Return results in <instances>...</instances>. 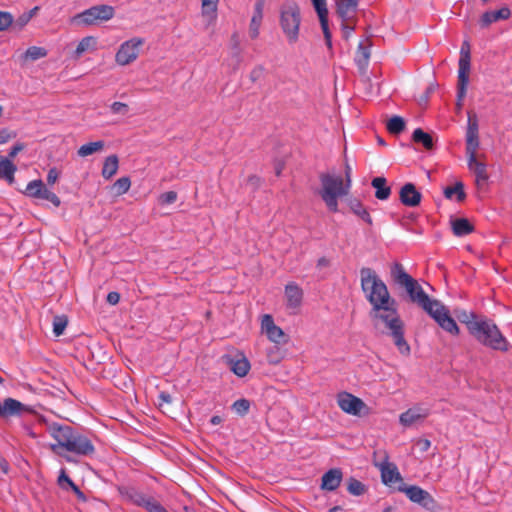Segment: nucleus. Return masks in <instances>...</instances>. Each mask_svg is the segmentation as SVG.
I'll return each instance as SVG.
<instances>
[{
  "instance_id": "nucleus-1",
  "label": "nucleus",
  "mask_w": 512,
  "mask_h": 512,
  "mask_svg": "<svg viewBox=\"0 0 512 512\" xmlns=\"http://www.w3.org/2000/svg\"><path fill=\"white\" fill-rule=\"evenodd\" d=\"M390 274L394 283L405 290L409 302L422 308L448 333L459 334V327L450 316L449 310L439 300L430 298L421 284L405 271L401 263H394Z\"/></svg>"
},
{
  "instance_id": "nucleus-2",
  "label": "nucleus",
  "mask_w": 512,
  "mask_h": 512,
  "mask_svg": "<svg viewBox=\"0 0 512 512\" xmlns=\"http://www.w3.org/2000/svg\"><path fill=\"white\" fill-rule=\"evenodd\" d=\"M370 317L375 329L392 337L400 354L404 356L410 355V345L404 338V323L396 308L392 307L391 304L372 308Z\"/></svg>"
},
{
  "instance_id": "nucleus-3",
  "label": "nucleus",
  "mask_w": 512,
  "mask_h": 512,
  "mask_svg": "<svg viewBox=\"0 0 512 512\" xmlns=\"http://www.w3.org/2000/svg\"><path fill=\"white\" fill-rule=\"evenodd\" d=\"M48 431L56 441V443L50 444V449L55 454L65 457L67 461H72V459L69 456H65L63 450L79 456H88L95 451L91 440L75 432L70 426L54 423L49 426Z\"/></svg>"
},
{
  "instance_id": "nucleus-4",
  "label": "nucleus",
  "mask_w": 512,
  "mask_h": 512,
  "mask_svg": "<svg viewBox=\"0 0 512 512\" xmlns=\"http://www.w3.org/2000/svg\"><path fill=\"white\" fill-rule=\"evenodd\" d=\"M468 330L478 342L490 349L503 352L509 349V342L492 320L481 318L480 321L468 322Z\"/></svg>"
},
{
  "instance_id": "nucleus-5",
  "label": "nucleus",
  "mask_w": 512,
  "mask_h": 512,
  "mask_svg": "<svg viewBox=\"0 0 512 512\" xmlns=\"http://www.w3.org/2000/svg\"><path fill=\"white\" fill-rule=\"evenodd\" d=\"M361 288L372 305V308L384 304H394L391 299L386 284L378 277L376 272L368 267H363L360 270Z\"/></svg>"
},
{
  "instance_id": "nucleus-6",
  "label": "nucleus",
  "mask_w": 512,
  "mask_h": 512,
  "mask_svg": "<svg viewBox=\"0 0 512 512\" xmlns=\"http://www.w3.org/2000/svg\"><path fill=\"white\" fill-rule=\"evenodd\" d=\"M321 189L319 195L331 212L338 211V198L346 196L349 187L342 177L330 173L320 175Z\"/></svg>"
},
{
  "instance_id": "nucleus-7",
  "label": "nucleus",
  "mask_w": 512,
  "mask_h": 512,
  "mask_svg": "<svg viewBox=\"0 0 512 512\" xmlns=\"http://www.w3.org/2000/svg\"><path fill=\"white\" fill-rule=\"evenodd\" d=\"M279 24L288 43H296L301 24V13L297 3L288 1L280 7Z\"/></svg>"
},
{
  "instance_id": "nucleus-8",
  "label": "nucleus",
  "mask_w": 512,
  "mask_h": 512,
  "mask_svg": "<svg viewBox=\"0 0 512 512\" xmlns=\"http://www.w3.org/2000/svg\"><path fill=\"white\" fill-rule=\"evenodd\" d=\"M374 465L379 468L384 484L393 486L399 483V486H404L398 468L395 464L388 462V456L385 451L374 452Z\"/></svg>"
},
{
  "instance_id": "nucleus-9",
  "label": "nucleus",
  "mask_w": 512,
  "mask_h": 512,
  "mask_svg": "<svg viewBox=\"0 0 512 512\" xmlns=\"http://www.w3.org/2000/svg\"><path fill=\"white\" fill-rule=\"evenodd\" d=\"M114 8L109 5H96L74 16L73 21L83 25H94L98 21H108L114 16Z\"/></svg>"
},
{
  "instance_id": "nucleus-10",
  "label": "nucleus",
  "mask_w": 512,
  "mask_h": 512,
  "mask_svg": "<svg viewBox=\"0 0 512 512\" xmlns=\"http://www.w3.org/2000/svg\"><path fill=\"white\" fill-rule=\"evenodd\" d=\"M143 43L144 41L141 38H132L122 43L115 55L116 63L126 66L134 62L139 55V50Z\"/></svg>"
},
{
  "instance_id": "nucleus-11",
  "label": "nucleus",
  "mask_w": 512,
  "mask_h": 512,
  "mask_svg": "<svg viewBox=\"0 0 512 512\" xmlns=\"http://www.w3.org/2000/svg\"><path fill=\"white\" fill-rule=\"evenodd\" d=\"M261 330L267 338L276 345H285L289 341L288 335L274 323L271 315L265 314L261 321Z\"/></svg>"
},
{
  "instance_id": "nucleus-12",
  "label": "nucleus",
  "mask_w": 512,
  "mask_h": 512,
  "mask_svg": "<svg viewBox=\"0 0 512 512\" xmlns=\"http://www.w3.org/2000/svg\"><path fill=\"white\" fill-rule=\"evenodd\" d=\"M478 117L473 112H468V123L466 131V154L477 155L479 148Z\"/></svg>"
},
{
  "instance_id": "nucleus-13",
  "label": "nucleus",
  "mask_w": 512,
  "mask_h": 512,
  "mask_svg": "<svg viewBox=\"0 0 512 512\" xmlns=\"http://www.w3.org/2000/svg\"><path fill=\"white\" fill-rule=\"evenodd\" d=\"M398 489L405 492L412 502L418 503L426 509H433L435 506V500L431 494L418 486H398Z\"/></svg>"
},
{
  "instance_id": "nucleus-14",
  "label": "nucleus",
  "mask_w": 512,
  "mask_h": 512,
  "mask_svg": "<svg viewBox=\"0 0 512 512\" xmlns=\"http://www.w3.org/2000/svg\"><path fill=\"white\" fill-rule=\"evenodd\" d=\"M33 409L27 405H24L20 401L13 398L4 399L3 403H0V417L9 418L12 416H22L24 414L33 413Z\"/></svg>"
},
{
  "instance_id": "nucleus-15",
  "label": "nucleus",
  "mask_w": 512,
  "mask_h": 512,
  "mask_svg": "<svg viewBox=\"0 0 512 512\" xmlns=\"http://www.w3.org/2000/svg\"><path fill=\"white\" fill-rule=\"evenodd\" d=\"M430 414L428 408L422 406H414L403 412L399 416V422L404 427H411L422 423Z\"/></svg>"
},
{
  "instance_id": "nucleus-16",
  "label": "nucleus",
  "mask_w": 512,
  "mask_h": 512,
  "mask_svg": "<svg viewBox=\"0 0 512 512\" xmlns=\"http://www.w3.org/2000/svg\"><path fill=\"white\" fill-rule=\"evenodd\" d=\"M337 403L344 412L352 415H359L365 407L364 402L360 398L347 392L338 394Z\"/></svg>"
},
{
  "instance_id": "nucleus-17",
  "label": "nucleus",
  "mask_w": 512,
  "mask_h": 512,
  "mask_svg": "<svg viewBox=\"0 0 512 512\" xmlns=\"http://www.w3.org/2000/svg\"><path fill=\"white\" fill-rule=\"evenodd\" d=\"M312 5L319 17L320 25L325 37L326 45L332 48L331 33L328 26V9L326 0H311Z\"/></svg>"
},
{
  "instance_id": "nucleus-18",
  "label": "nucleus",
  "mask_w": 512,
  "mask_h": 512,
  "mask_svg": "<svg viewBox=\"0 0 512 512\" xmlns=\"http://www.w3.org/2000/svg\"><path fill=\"white\" fill-rule=\"evenodd\" d=\"M400 201L408 207H416L420 204L422 195L412 183H406L400 189Z\"/></svg>"
},
{
  "instance_id": "nucleus-19",
  "label": "nucleus",
  "mask_w": 512,
  "mask_h": 512,
  "mask_svg": "<svg viewBox=\"0 0 512 512\" xmlns=\"http://www.w3.org/2000/svg\"><path fill=\"white\" fill-rule=\"evenodd\" d=\"M470 62L471 59H460L459 58V69H458V98L459 100L464 99L469 83L470 74Z\"/></svg>"
},
{
  "instance_id": "nucleus-20",
  "label": "nucleus",
  "mask_w": 512,
  "mask_h": 512,
  "mask_svg": "<svg viewBox=\"0 0 512 512\" xmlns=\"http://www.w3.org/2000/svg\"><path fill=\"white\" fill-rule=\"evenodd\" d=\"M343 479V473L339 468H333L323 474L321 478V489L326 491L336 490Z\"/></svg>"
},
{
  "instance_id": "nucleus-21",
  "label": "nucleus",
  "mask_w": 512,
  "mask_h": 512,
  "mask_svg": "<svg viewBox=\"0 0 512 512\" xmlns=\"http://www.w3.org/2000/svg\"><path fill=\"white\" fill-rule=\"evenodd\" d=\"M468 168L475 174L478 187L485 185L488 180L486 164L477 159V155H469Z\"/></svg>"
},
{
  "instance_id": "nucleus-22",
  "label": "nucleus",
  "mask_w": 512,
  "mask_h": 512,
  "mask_svg": "<svg viewBox=\"0 0 512 512\" xmlns=\"http://www.w3.org/2000/svg\"><path fill=\"white\" fill-rule=\"evenodd\" d=\"M337 14L342 21H352L355 17L359 0H335Z\"/></svg>"
},
{
  "instance_id": "nucleus-23",
  "label": "nucleus",
  "mask_w": 512,
  "mask_h": 512,
  "mask_svg": "<svg viewBox=\"0 0 512 512\" xmlns=\"http://www.w3.org/2000/svg\"><path fill=\"white\" fill-rule=\"evenodd\" d=\"M264 0H257L254 7V14L249 25V36L256 39L259 36L260 26L263 19Z\"/></svg>"
},
{
  "instance_id": "nucleus-24",
  "label": "nucleus",
  "mask_w": 512,
  "mask_h": 512,
  "mask_svg": "<svg viewBox=\"0 0 512 512\" xmlns=\"http://www.w3.org/2000/svg\"><path fill=\"white\" fill-rule=\"evenodd\" d=\"M285 296L287 299V307L290 309H296L301 305L303 291L297 284L290 283L285 287Z\"/></svg>"
},
{
  "instance_id": "nucleus-25",
  "label": "nucleus",
  "mask_w": 512,
  "mask_h": 512,
  "mask_svg": "<svg viewBox=\"0 0 512 512\" xmlns=\"http://www.w3.org/2000/svg\"><path fill=\"white\" fill-rule=\"evenodd\" d=\"M119 492L125 500L141 507L144 506L149 497L133 487H120Z\"/></svg>"
},
{
  "instance_id": "nucleus-26",
  "label": "nucleus",
  "mask_w": 512,
  "mask_h": 512,
  "mask_svg": "<svg viewBox=\"0 0 512 512\" xmlns=\"http://www.w3.org/2000/svg\"><path fill=\"white\" fill-rule=\"evenodd\" d=\"M201 1V14L206 21V25L214 24L217 18V8L219 0H200Z\"/></svg>"
},
{
  "instance_id": "nucleus-27",
  "label": "nucleus",
  "mask_w": 512,
  "mask_h": 512,
  "mask_svg": "<svg viewBox=\"0 0 512 512\" xmlns=\"http://www.w3.org/2000/svg\"><path fill=\"white\" fill-rule=\"evenodd\" d=\"M227 363L230 369L239 377H244L248 374L250 370V363L248 359L244 356H241L238 359H232L230 357H226Z\"/></svg>"
},
{
  "instance_id": "nucleus-28",
  "label": "nucleus",
  "mask_w": 512,
  "mask_h": 512,
  "mask_svg": "<svg viewBox=\"0 0 512 512\" xmlns=\"http://www.w3.org/2000/svg\"><path fill=\"white\" fill-rule=\"evenodd\" d=\"M386 182L384 177H375L371 182L372 187L376 189L375 197L379 200H386L391 194V189Z\"/></svg>"
},
{
  "instance_id": "nucleus-29",
  "label": "nucleus",
  "mask_w": 512,
  "mask_h": 512,
  "mask_svg": "<svg viewBox=\"0 0 512 512\" xmlns=\"http://www.w3.org/2000/svg\"><path fill=\"white\" fill-rule=\"evenodd\" d=\"M17 170V167L11 159L2 158L0 160V178L6 179L9 184L14 182V173Z\"/></svg>"
},
{
  "instance_id": "nucleus-30",
  "label": "nucleus",
  "mask_w": 512,
  "mask_h": 512,
  "mask_svg": "<svg viewBox=\"0 0 512 512\" xmlns=\"http://www.w3.org/2000/svg\"><path fill=\"white\" fill-rule=\"evenodd\" d=\"M452 230L456 236H464L473 232V225L466 218H458L452 221Z\"/></svg>"
},
{
  "instance_id": "nucleus-31",
  "label": "nucleus",
  "mask_w": 512,
  "mask_h": 512,
  "mask_svg": "<svg viewBox=\"0 0 512 512\" xmlns=\"http://www.w3.org/2000/svg\"><path fill=\"white\" fill-rule=\"evenodd\" d=\"M97 46L96 38L93 36L84 37L76 47L75 58H80L85 52L95 51Z\"/></svg>"
},
{
  "instance_id": "nucleus-32",
  "label": "nucleus",
  "mask_w": 512,
  "mask_h": 512,
  "mask_svg": "<svg viewBox=\"0 0 512 512\" xmlns=\"http://www.w3.org/2000/svg\"><path fill=\"white\" fill-rule=\"evenodd\" d=\"M118 167H119L118 157L116 155L108 156L105 159V162L103 164L102 176L105 179H110L117 173Z\"/></svg>"
},
{
  "instance_id": "nucleus-33",
  "label": "nucleus",
  "mask_w": 512,
  "mask_h": 512,
  "mask_svg": "<svg viewBox=\"0 0 512 512\" xmlns=\"http://www.w3.org/2000/svg\"><path fill=\"white\" fill-rule=\"evenodd\" d=\"M104 147H105V142L102 140L95 141V142H89L87 144L80 146V148L77 150V154L80 157H87L94 153L101 152L104 149Z\"/></svg>"
},
{
  "instance_id": "nucleus-34",
  "label": "nucleus",
  "mask_w": 512,
  "mask_h": 512,
  "mask_svg": "<svg viewBox=\"0 0 512 512\" xmlns=\"http://www.w3.org/2000/svg\"><path fill=\"white\" fill-rule=\"evenodd\" d=\"M350 209L351 211L357 215L360 219H362L364 222H366L368 225H372L373 221L372 218L367 211V209L363 206V204L357 200L353 199L350 201Z\"/></svg>"
},
{
  "instance_id": "nucleus-35",
  "label": "nucleus",
  "mask_w": 512,
  "mask_h": 512,
  "mask_svg": "<svg viewBox=\"0 0 512 512\" xmlns=\"http://www.w3.org/2000/svg\"><path fill=\"white\" fill-rule=\"evenodd\" d=\"M414 142L422 144L427 150H431L434 146L433 139L430 134L424 132L421 128L414 130L412 134Z\"/></svg>"
},
{
  "instance_id": "nucleus-36",
  "label": "nucleus",
  "mask_w": 512,
  "mask_h": 512,
  "mask_svg": "<svg viewBox=\"0 0 512 512\" xmlns=\"http://www.w3.org/2000/svg\"><path fill=\"white\" fill-rule=\"evenodd\" d=\"M444 195L447 199H452L456 195L458 202H462L466 198L464 185L462 182H456L454 186H448L444 189Z\"/></svg>"
},
{
  "instance_id": "nucleus-37",
  "label": "nucleus",
  "mask_w": 512,
  "mask_h": 512,
  "mask_svg": "<svg viewBox=\"0 0 512 512\" xmlns=\"http://www.w3.org/2000/svg\"><path fill=\"white\" fill-rule=\"evenodd\" d=\"M369 58H370L369 47L365 46L363 43H360L357 48L356 55H355L356 64L358 65V67L360 69H365L368 64Z\"/></svg>"
},
{
  "instance_id": "nucleus-38",
  "label": "nucleus",
  "mask_w": 512,
  "mask_h": 512,
  "mask_svg": "<svg viewBox=\"0 0 512 512\" xmlns=\"http://www.w3.org/2000/svg\"><path fill=\"white\" fill-rule=\"evenodd\" d=\"M285 357V351L279 347V345L272 346L267 350L266 358L267 361L276 365L279 364Z\"/></svg>"
},
{
  "instance_id": "nucleus-39",
  "label": "nucleus",
  "mask_w": 512,
  "mask_h": 512,
  "mask_svg": "<svg viewBox=\"0 0 512 512\" xmlns=\"http://www.w3.org/2000/svg\"><path fill=\"white\" fill-rule=\"evenodd\" d=\"M387 130L389 133L398 135L405 129V121L400 116H393L390 118L386 125Z\"/></svg>"
},
{
  "instance_id": "nucleus-40",
  "label": "nucleus",
  "mask_w": 512,
  "mask_h": 512,
  "mask_svg": "<svg viewBox=\"0 0 512 512\" xmlns=\"http://www.w3.org/2000/svg\"><path fill=\"white\" fill-rule=\"evenodd\" d=\"M46 55H47V51L45 48L38 47V46H31L22 55V60L23 61H27V60L35 61V60L45 57Z\"/></svg>"
},
{
  "instance_id": "nucleus-41",
  "label": "nucleus",
  "mask_w": 512,
  "mask_h": 512,
  "mask_svg": "<svg viewBox=\"0 0 512 512\" xmlns=\"http://www.w3.org/2000/svg\"><path fill=\"white\" fill-rule=\"evenodd\" d=\"M347 490L354 496H360L366 492V486L359 480L350 478L347 483Z\"/></svg>"
},
{
  "instance_id": "nucleus-42",
  "label": "nucleus",
  "mask_w": 512,
  "mask_h": 512,
  "mask_svg": "<svg viewBox=\"0 0 512 512\" xmlns=\"http://www.w3.org/2000/svg\"><path fill=\"white\" fill-rule=\"evenodd\" d=\"M37 199L47 200V201L51 202L55 207H59L61 204L60 198L55 193L48 190L44 184L42 185V189H41Z\"/></svg>"
},
{
  "instance_id": "nucleus-43",
  "label": "nucleus",
  "mask_w": 512,
  "mask_h": 512,
  "mask_svg": "<svg viewBox=\"0 0 512 512\" xmlns=\"http://www.w3.org/2000/svg\"><path fill=\"white\" fill-rule=\"evenodd\" d=\"M37 199L47 200V201L51 202L55 207H59L61 204L60 198L55 193L48 190L44 184L42 185V189H41Z\"/></svg>"
},
{
  "instance_id": "nucleus-44",
  "label": "nucleus",
  "mask_w": 512,
  "mask_h": 512,
  "mask_svg": "<svg viewBox=\"0 0 512 512\" xmlns=\"http://www.w3.org/2000/svg\"><path fill=\"white\" fill-rule=\"evenodd\" d=\"M68 319L65 315L55 316L53 319V333L55 336H60L63 334L65 328L67 327Z\"/></svg>"
},
{
  "instance_id": "nucleus-45",
  "label": "nucleus",
  "mask_w": 512,
  "mask_h": 512,
  "mask_svg": "<svg viewBox=\"0 0 512 512\" xmlns=\"http://www.w3.org/2000/svg\"><path fill=\"white\" fill-rule=\"evenodd\" d=\"M131 186V181L129 177H121L114 184L113 189L117 195L125 194Z\"/></svg>"
},
{
  "instance_id": "nucleus-46",
  "label": "nucleus",
  "mask_w": 512,
  "mask_h": 512,
  "mask_svg": "<svg viewBox=\"0 0 512 512\" xmlns=\"http://www.w3.org/2000/svg\"><path fill=\"white\" fill-rule=\"evenodd\" d=\"M43 182L41 180H33L28 183L25 194L32 198H37L41 189Z\"/></svg>"
},
{
  "instance_id": "nucleus-47",
  "label": "nucleus",
  "mask_w": 512,
  "mask_h": 512,
  "mask_svg": "<svg viewBox=\"0 0 512 512\" xmlns=\"http://www.w3.org/2000/svg\"><path fill=\"white\" fill-rule=\"evenodd\" d=\"M250 408V402L247 399H239L232 405V409L239 415H245Z\"/></svg>"
},
{
  "instance_id": "nucleus-48",
  "label": "nucleus",
  "mask_w": 512,
  "mask_h": 512,
  "mask_svg": "<svg viewBox=\"0 0 512 512\" xmlns=\"http://www.w3.org/2000/svg\"><path fill=\"white\" fill-rule=\"evenodd\" d=\"M13 21L14 17L10 12L0 11V32L7 30Z\"/></svg>"
},
{
  "instance_id": "nucleus-49",
  "label": "nucleus",
  "mask_w": 512,
  "mask_h": 512,
  "mask_svg": "<svg viewBox=\"0 0 512 512\" xmlns=\"http://www.w3.org/2000/svg\"><path fill=\"white\" fill-rule=\"evenodd\" d=\"M148 512H165V508L154 498L148 497L146 503L143 506Z\"/></svg>"
},
{
  "instance_id": "nucleus-50",
  "label": "nucleus",
  "mask_w": 512,
  "mask_h": 512,
  "mask_svg": "<svg viewBox=\"0 0 512 512\" xmlns=\"http://www.w3.org/2000/svg\"><path fill=\"white\" fill-rule=\"evenodd\" d=\"M177 200V193L175 191H168L159 196V202L163 205L172 204Z\"/></svg>"
},
{
  "instance_id": "nucleus-51",
  "label": "nucleus",
  "mask_w": 512,
  "mask_h": 512,
  "mask_svg": "<svg viewBox=\"0 0 512 512\" xmlns=\"http://www.w3.org/2000/svg\"><path fill=\"white\" fill-rule=\"evenodd\" d=\"M110 109L114 114L126 115L129 112V106L123 102L112 103Z\"/></svg>"
},
{
  "instance_id": "nucleus-52",
  "label": "nucleus",
  "mask_w": 512,
  "mask_h": 512,
  "mask_svg": "<svg viewBox=\"0 0 512 512\" xmlns=\"http://www.w3.org/2000/svg\"><path fill=\"white\" fill-rule=\"evenodd\" d=\"M481 25L483 27L489 26L491 23L496 22V18L493 11L485 12L481 17Z\"/></svg>"
},
{
  "instance_id": "nucleus-53",
  "label": "nucleus",
  "mask_w": 512,
  "mask_h": 512,
  "mask_svg": "<svg viewBox=\"0 0 512 512\" xmlns=\"http://www.w3.org/2000/svg\"><path fill=\"white\" fill-rule=\"evenodd\" d=\"M58 484L62 488H65V484H67L69 487L73 486L74 484V482L69 478L64 469L61 470V473L58 477Z\"/></svg>"
},
{
  "instance_id": "nucleus-54",
  "label": "nucleus",
  "mask_w": 512,
  "mask_h": 512,
  "mask_svg": "<svg viewBox=\"0 0 512 512\" xmlns=\"http://www.w3.org/2000/svg\"><path fill=\"white\" fill-rule=\"evenodd\" d=\"M493 12H494L496 21L501 20V19H503V20L508 19L511 14L510 9L508 7H502L499 10H496Z\"/></svg>"
},
{
  "instance_id": "nucleus-55",
  "label": "nucleus",
  "mask_w": 512,
  "mask_h": 512,
  "mask_svg": "<svg viewBox=\"0 0 512 512\" xmlns=\"http://www.w3.org/2000/svg\"><path fill=\"white\" fill-rule=\"evenodd\" d=\"M264 72V68L262 66H256L254 67L250 72V79L252 82H256L259 80Z\"/></svg>"
},
{
  "instance_id": "nucleus-56",
  "label": "nucleus",
  "mask_w": 512,
  "mask_h": 512,
  "mask_svg": "<svg viewBox=\"0 0 512 512\" xmlns=\"http://www.w3.org/2000/svg\"><path fill=\"white\" fill-rule=\"evenodd\" d=\"M458 319L465 323L467 326H468V322H471V321H480L481 318H478L476 315L474 314H468L466 312H463L462 314L458 315Z\"/></svg>"
},
{
  "instance_id": "nucleus-57",
  "label": "nucleus",
  "mask_w": 512,
  "mask_h": 512,
  "mask_svg": "<svg viewBox=\"0 0 512 512\" xmlns=\"http://www.w3.org/2000/svg\"><path fill=\"white\" fill-rule=\"evenodd\" d=\"M460 59H471L470 44L468 41H464L460 50Z\"/></svg>"
},
{
  "instance_id": "nucleus-58",
  "label": "nucleus",
  "mask_w": 512,
  "mask_h": 512,
  "mask_svg": "<svg viewBox=\"0 0 512 512\" xmlns=\"http://www.w3.org/2000/svg\"><path fill=\"white\" fill-rule=\"evenodd\" d=\"M59 178V172L56 168H51L47 174V183L53 185Z\"/></svg>"
},
{
  "instance_id": "nucleus-59",
  "label": "nucleus",
  "mask_w": 512,
  "mask_h": 512,
  "mask_svg": "<svg viewBox=\"0 0 512 512\" xmlns=\"http://www.w3.org/2000/svg\"><path fill=\"white\" fill-rule=\"evenodd\" d=\"M24 148H25V145H24L23 143H17V144H15V145L11 148V150H10V152H9V157H10V158H14V157H16V155H17L20 151H22Z\"/></svg>"
},
{
  "instance_id": "nucleus-60",
  "label": "nucleus",
  "mask_w": 512,
  "mask_h": 512,
  "mask_svg": "<svg viewBox=\"0 0 512 512\" xmlns=\"http://www.w3.org/2000/svg\"><path fill=\"white\" fill-rule=\"evenodd\" d=\"M120 300V295L117 292H110L107 295V302L111 305H116Z\"/></svg>"
},
{
  "instance_id": "nucleus-61",
  "label": "nucleus",
  "mask_w": 512,
  "mask_h": 512,
  "mask_svg": "<svg viewBox=\"0 0 512 512\" xmlns=\"http://www.w3.org/2000/svg\"><path fill=\"white\" fill-rule=\"evenodd\" d=\"M351 173H352V168H351V166L349 165V163L346 161V162H345V180H344V182H345L349 187H351Z\"/></svg>"
},
{
  "instance_id": "nucleus-62",
  "label": "nucleus",
  "mask_w": 512,
  "mask_h": 512,
  "mask_svg": "<svg viewBox=\"0 0 512 512\" xmlns=\"http://www.w3.org/2000/svg\"><path fill=\"white\" fill-rule=\"evenodd\" d=\"M159 405L162 406L163 403H167V404H170L172 402V397L169 393L167 392H161L159 394Z\"/></svg>"
},
{
  "instance_id": "nucleus-63",
  "label": "nucleus",
  "mask_w": 512,
  "mask_h": 512,
  "mask_svg": "<svg viewBox=\"0 0 512 512\" xmlns=\"http://www.w3.org/2000/svg\"><path fill=\"white\" fill-rule=\"evenodd\" d=\"M73 492L76 494L77 498L81 501H86V497L84 495V493L79 489V487L77 485H75V483L73 484V486L70 487Z\"/></svg>"
},
{
  "instance_id": "nucleus-64",
  "label": "nucleus",
  "mask_w": 512,
  "mask_h": 512,
  "mask_svg": "<svg viewBox=\"0 0 512 512\" xmlns=\"http://www.w3.org/2000/svg\"><path fill=\"white\" fill-rule=\"evenodd\" d=\"M418 445L422 451H427L431 447V442L428 439H421L418 441Z\"/></svg>"
}]
</instances>
